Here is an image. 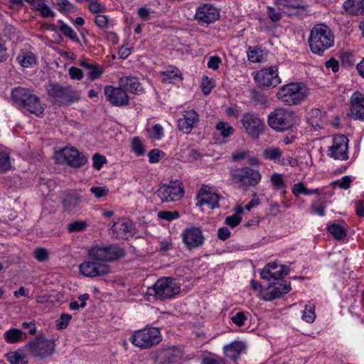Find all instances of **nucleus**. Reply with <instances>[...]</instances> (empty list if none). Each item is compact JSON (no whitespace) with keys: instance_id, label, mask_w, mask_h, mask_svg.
I'll list each match as a JSON object with an SVG mask.
<instances>
[{"instance_id":"nucleus-1","label":"nucleus","mask_w":364,"mask_h":364,"mask_svg":"<svg viewBox=\"0 0 364 364\" xmlns=\"http://www.w3.org/2000/svg\"><path fill=\"white\" fill-rule=\"evenodd\" d=\"M309 44L312 53L321 55L333 46L334 35L325 24H316L311 31Z\"/></svg>"},{"instance_id":"nucleus-2","label":"nucleus","mask_w":364,"mask_h":364,"mask_svg":"<svg viewBox=\"0 0 364 364\" xmlns=\"http://www.w3.org/2000/svg\"><path fill=\"white\" fill-rule=\"evenodd\" d=\"M309 95L306 86L301 82H291L279 87L277 92L279 100L287 105H296Z\"/></svg>"},{"instance_id":"nucleus-3","label":"nucleus","mask_w":364,"mask_h":364,"mask_svg":"<svg viewBox=\"0 0 364 364\" xmlns=\"http://www.w3.org/2000/svg\"><path fill=\"white\" fill-rule=\"evenodd\" d=\"M181 284L171 277H162L158 279L153 287H149L146 294L164 301L178 294L181 291Z\"/></svg>"},{"instance_id":"nucleus-4","label":"nucleus","mask_w":364,"mask_h":364,"mask_svg":"<svg viewBox=\"0 0 364 364\" xmlns=\"http://www.w3.org/2000/svg\"><path fill=\"white\" fill-rule=\"evenodd\" d=\"M267 123L276 132H285L297 123V116L289 109L277 108L269 114Z\"/></svg>"},{"instance_id":"nucleus-5","label":"nucleus","mask_w":364,"mask_h":364,"mask_svg":"<svg viewBox=\"0 0 364 364\" xmlns=\"http://www.w3.org/2000/svg\"><path fill=\"white\" fill-rule=\"evenodd\" d=\"M11 96L16 102L22 105L31 114L39 116L44 111L39 97L29 89L21 87L14 88Z\"/></svg>"},{"instance_id":"nucleus-6","label":"nucleus","mask_w":364,"mask_h":364,"mask_svg":"<svg viewBox=\"0 0 364 364\" xmlns=\"http://www.w3.org/2000/svg\"><path fill=\"white\" fill-rule=\"evenodd\" d=\"M88 255L91 259L104 263L124 257L125 252L117 245L101 244L92 246L88 250Z\"/></svg>"},{"instance_id":"nucleus-7","label":"nucleus","mask_w":364,"mask_h":364,"mask_svg":"<svg viewBox=\"0 0 364 364\" xmlns=\"http://www.w3.org/2000/svg\"><path fill=\"white\" fill-rule=\"evenodd\" d=\"M46 90L48 95L60 105H71L80 98V92L68 85L50 83L47 86Z\"/></svg>"},{"instance_id":"nucleus-8","label":"nucleus","mask_w":364,"mask_h":364,"mask_svg":"<svg viewBox=\"0 0 364 364\" xmlns=\"http://www.w3.org/2000/svg\"><path fill=\"white\" fill-rule=\"evenodd\" d=\"M240 122L243 132L253 139H257L264 133L266 129L264 120L256 113L247 112L243 114Z\"/></svg>"},{"instance_id":"nucleus-9","label":"nucleus","mask_w":364,"mask_h":364,"mask_svg":"<svg viewBox=\"0 0 364 364\" xmlns=\"http://www.w3.org/2000/svg\"><path fill=\"white\" fill-rule=\"evenodd\" d=\"M130 341L140 348H148L159 344L161 341V335L157 328H145L134 332Z\"/></svg>"},{"instance_id":"nucleus-10","label":"nucleus","mask_w":364,"mask_h":364,"mask_svg":"<svg viewBox=\"0 0 364 364\" xmlns=\"http://www.w3.org/2000/svg\"><path fill=\"white\" fill-rule=\"evenodd\" d=\"M28 352L34 357L45 358L50 356L55 350L53 340L47 339L43 336H37L26 346Z\"/></svg>"},{"instance_id":"nucleus-11","label":"nucleus","mask_w":364,"mask_h":364,"mask_svg":"<svg viewBox=\"0 0 364 364\" xmlns=\"http://www.w3.org/2000/svg\"><path fill=\"white\" fill-rule=\"evenodd\" d=\"M156 193L162 202L179 200L184 196L183 183L176 180L171 181L168 184H164L160 186Z\"/></svg>"},{"instance_id":"nucleus-12","label":"nucleus","mask_w":364,"mask_h":364,"mask_svg":"<svg viewBox=\"0 0 364 364\" xmlns=\"http://www.w3.org/2000/svg\"><path fill=\"white\" fill-rule=\"evenodd\" d=\"M55 158L59 163H66L68 165L79 168L85 165L87 161V157L80 153L75 147H65L55 153Z\"/></svg>"},{"instance_id":"nucleus-13","label":"nucleus","mask_w":364,"mask_h":364,"mask_svg":"<svg viewBox=\"0 0 364 364\" xmlns=\"http://www.w3.org/2000/svg\"><path fill=\"white\" fill-rule=\"evenodd\" d=\"M253 75L256 83L261 87H274L281 83L277 66L262 68L255 73Z\"/></svg>"},{"instance_id":"nucleus-14","label":"nucleus","mask_w":364,"mask_h":364,"mask_svg":"<svg viewBox=\"0 0 364 364\" xmlns=\"http://www.w3.org/2000/svg\"><path fill=\"white\" fill-rule=\"evenodd\" d=\"M232 178L241 187L255 186L261 181V174L257 170L245 167L235 170L232 173Z\"/></svg>"},{"instance_id":"nucleus-15","label":"nucleus","mask_w":364,"mask_h":364,"mask_svg":"<svg viewBox=\"0 0 364 364\" xmlns=\"http://www.w3.org/2000/svg\"><path fill=\"white\" fill-rule=\"evenodd\" d=\"M348 139L344 135L333 136L332 144L328 149V156L336 160H348Z\"/></svg>"},{"instance_id":"nucleus-16","label":"nucleus","mask_w":364,"mask_h":364,"mask_svg":"<svg viewBox=\"0 0 364 364\" xmlns=\"http://www.w3.org/2000/svg\"><path fill=\"white\" fill-rule=\"evenodd\" d=\"M220 17V10L211 4H202L197 7L194 19L200 25H209Z\"/></svg>"},{"instance_id":"nucleus-17","label":"nucleus","mask_w":364,"mask_h":364,"mask_svg":"<svg viewBox=\"0 0 364 364\" xmlns=\"http://www.w3.org/2000/svg\"><path fill=\"white\" fill-rule=\"evenodd\" d=\"M269 284L266 290L262 293V298L264 301H272L280 298L291 290L290 282L286 280H278Z\"/></svg>"},{"instance_id":"nucleus-18","label":"nucleus","mask_w":364,"mask_h":364,"mask_svg":"<svg viewBox=\"0 0 364 364\" xmlns=\"http://www.w3.org/2000/svg\"><path fill=\"white\" fill-rule=\"evenodd\" d=\"M106 100L113 106L124 107L129 104V96L125 90L107 85L104 89Z\"/></svg>"},{"instance_id":"nucleus-19","label":"nucleus","mask_w":364,"mask_h":364,"mask_svg":"<svg viewBox=\"0 0 364 364\" xmlns=\"http://www.w3.org/2000/svg\"><path fill=\"white\" fill-rule=\"evenodd\" d=\"M80 272L82 274L95 277L106 275L110 272V267L105 263L92 260L85 262L80 265Z\"/></svg>"},{"instance_id":"nucleus-20","label":"nucleus","mask_w":364,"mask_h":364,"mask_svg":"<svg viewBox=\"0 0 364 364\" xmlns=\"http://www.w3.org/2000/svg\"><path fill=\"white\" fill-rule=\"evenodd\" d=\"M183 356V351L175 346L160 349L156 356L158 364H177Z\"/></svg>"},{"instance_id":"nucleus-21","label":"nucleus","mask_w":364,"mask_h":364,"mask_svg":"<svg viewBox=\"0 0 364 364\" xmlns=\"http://www.w3.org/2000/svg\"><path fill=\"white\" fill-rule=\"evenodd\" d=\"M219 196L210 191L208 187H202L197 194V205L209 209H213L219 206Z\"/></svg>"},{"instance_id":"nucleus-22","label":"nucleus","mask_w":364,"mask_h":364,"mask_svg":"<svg viewBox=\"0 0 364 364\" xmlns=\"http://www.w3.org/2000/svg\"><path fill=\"white\" fill-rule=\"evenodd\" d=\"M349 115L354 119L364 120V95L354 92L349 102Z\"/></svg>"},{"instance_id":"nucleus-23","label":"nucleus","mask_w":364,"mask_h":364,"mask_svg":"<svg viewBox=\"0 0 364 364\" xmlns=\"http://www.w3.org/2000/svg\"><path fill=\"white\" fill-rule=\"evenodd\" d=\"M182 239L188 250L197 248L204 242L200 229H185L182 233Z\"/></svg>"},{"instance_id":"nucleus-24","label":"nucleus","mask_w":364,"mask_h":364,"mask_svg":"<svg viewBox=\"0 0 364 364\" xmlns=\"http://www.w3.org/2000/svg\"><path fill=\"white\" fill-rule=\"evenodd\" d=\"M199 121L198 114L193 109L185 111L183 117L178 119V128L185 134H188Z\"/></svg>"},{"instance_id":"nucleus-25","label":"nucleus","mask_w":364,"mask_h":364,"mask_svg":"<svg viewBox=\"0 0 364 364\" xmlns=\"http://www.w3.org/2000/svg\"><path fill=\"white\" fill-rule=\"evenodd\" d=\"M246 350V345L244 342L240 341H234L229 344L225 345L223 348V352L226 358L237 361L241 354Z\"/></svg>"},{"instance_id":"nucleus-26","label":"nucleus","mask_w":364,"mask_h":364,"mask_svg":"<svg viewBox=\"0 0 364 364\" xmlns=\"http://www.w3.org/2000/svg\"><path fill=\"white\" fill-rule=\"evenodd\" d=\"M318 195L320 196L318 198L317 202L313 203L311 205V209L312 213L317 214L319 216H323L327 206V199L333 195V192L325 191L323 188V193Z\"/></svg>"},{"instance_id":"nucleus-27","label":"nucleus","mask_w":364,"mask_h":364,"mask_svg":"<svg viewBox=\"0 0 364 364\" xmlns=\"http://www.w3.org/2000/svg\"><path fill=\"white\" fill-rule=\"evenodd\" d=\"M343 7L349 14L355 16L364 14V0H346Z\"/></svg>"},{"instance_id":"nucleus-28","label":"nucleus","mask_w":364,"mask_h":364,"mask_svg":"<svg viewBox=\"0 0 364 364\" xmlns=\"http://www.w3.org/2000/svg\"><path fill=\"white\" fill-rule=\"evenodd\" d=\"M119 83L127 91L134 94H140L143 92V87L137 78L134 77H125L120 79Z\"/></svg>"},{"instance_id":"nucleus-29","label":"nucleus","mask_w":364,"mask_h":364,"mask_svg":"<svg viewBox=\"0 0 364 364\" xmlns=\"http://www.w3.org/2000/svg\"><path fill=\"white\" fill-rule=\"evenodd\" d=\"M80 65L88 70L87 76L91 80L100 78L104 73V70L99 65L90 63L85 59L80 60Z\"/></svg>"},{"instance_id":"nucleus-30","label":"nucleus","mask_w":364,"mask_h":364,"mask_svg":"<svg viewBox=\"0 0 364 364\" xmlns=\"http://www.w3.org/2000/svg\"><path fill=\"white\" fill-rule=\"evenodd\" d=\"M308 122L315 129H321L324 124V114L318 109L311 110Z\"/></svg>"},{"instance_id":"nucleus-31","label":"nucleus","mask_w":364,"mask_h":364,"mask_svg":"<svg viewBox=\"0 0 364 364\" xmlns=\"http://www.w3.org/2000/svg\"><path fill=\"white\" fill-rule=\"evenodd\" d=\"M244 215V208L241 205H237L234 208V213L225 218V223L228 225L234 228L238 225Z\"/></svg>"},{"instance_id":"nucleus-32","label":"nucleus","mask_w":364,"mask_h":364,"mask_svg":"<svg viewBox=\"0 0 364 364\" xmlns=\"http://www.w3.org/2000/svg\"><path fill=\"white\" fill-rule=\"evenodd\" d=\"M278 269V264L276 262H271L265 265L264 269L260 273L262 279L269 281L271 279H279L281 274H277L276 272H272V269Z\"/></svg>"},{"instance_id":"nucleus-33","label":"nucleus","mask_w":364,"mask_h":364,"mask_svg":"<svg viewBox=\"0 0 364 364\" xmlns=\"http://www.w3.org/2000/svg\"><path fill=\"white\" fill-rule=\"evenodd\" d=\"M262 157L266 160L273 161L279 164L282 158V151L279 147L267 148L263 151Z\"/></svg>"},{"instance_id":"nucleus-34","label":"nucleus","mask_w":364,"mask_h":364,"mask_svg":"<svg viewBox=\"0 0 364 364\" xmlns=\"http://www.w3.org/2000/svg\"><path fill=\"white\" fill-rule=\"evenodd\" d=\"M277 4L281 9H305L306 5L301 0H277Z\"/></svg>"},{"instance_id":"nucleus-35","label":"nucleus","mask_w":364,"mask_h":364,"mask_svg":"<svg viewBox=\"0 0 364 364\" xmlns=\"http://www.w3.org/2000/svg\"><path fill=\"white\" fill-rule=\"evenodd\" d=\"M247 55L249 61L252 63H259L262 61L265 54L260 48L251 46L247 49Z\"/></svg>"},{"instance_id":"nucleus-36","label":"nucleus","mask_w":364,"mask_h":364,"mask_svg":"<svg viewBox=\"0 0 364 364\" xmlns=\"http://www.w3.org/2000/svg\"><path fill=\"white\" fill-rule=\"evenodd\" d=\"M5 357L11 364H28L25 354L18 350L9 352Z\"/></svg>"},{"instance_id":"nucleus-37","label":"nucleus","mask_w":364,"mask_h":364,"mask_svg":"<svg viewBox=\"0 0 364 364\" xmlns=\"http://www.w3.org/2000/svg\"><path fill=\"white\" fill-rule=\"evenodd\" d=\"M82 198L77 194H68L63 200V206L66 210L70 211L82 202Z\"/></svg>"},{"instance_id":"nucleus-38","label":"nucleus","mask_w":364,"mask_h":364,"mask_svg":"<svg viewBox=\"0 0 364 364\" xmlns=\"http://www.w3.org/2000/svg\"><path fill=\"white\" fill-rule=\"evenodd\" d=\"M146 131L148 138L154 141L161 140L164 135V128L159 124H156L151 127L146 128Z\"/></svg>"},{"instance_id":"nucleus-39","label":"nucleus","mask_w":364,"mask_h":364,"mask_svg":"<svg viewBox=\"0 0 364 364\" xmlns=\"http://www.w3.org/2000/svg\"><path fill=\"white\" fill-rule=\"evenodd\" d=\"M134 229H110L109 235L117 240H128L134 234Z\"/></svg>"},{"instance_id":"nucleus-40","label":"nucleus","mask_w":364,"mask_h":364,"mask_svg":"<svg viewBox=\"0 0 364 364\" xmlns=\"http://www.w3.org/2000/svg\"><path fill=\"white\" fill-rule=\"evenodd\" d=\"M17 60L21 66L28 68L36 63L35 55L31 52H23L18 55Z\"/></svg>"},{"instance_id":"nucleus-41","label":"nucleus","mask_w":364,"mask_h":364,"mask_svg":"<svg viewBox=\"0 0 364 364\" xmlns=\"http://www.w3.org/2000/svg\"><path fill=\"white\" fill-rule=\"evenodd\" d=\"M22 337L23 332L18 328H11L4 333V338L9 343H18L22 340Z\"/></svg>"},{"instance_id":"nucleus-42","label":"nucleus","mask_w":364,"mask_h":364,"mask_svg":"<svg viewBox=\"0 0 364 364\" xmlns=\"http://www.w3.org/2000/svg\"><path fill=\"white\" fill-rule=\"evenodd\" d=\"M201 364H227L226 360L218 355L208 353L203 355Z\"/></svg>"},{"instance_id":"nucleus-43","label":"nucleus","mask_w":364,"mask_h":364,"mask_svg":"<svg viewBox=\"0 0 364 364\" xmlns=\"http://www.w3.org/2000/svg\"><path fill=\"white\" fill-rule=\"evenodd\" d=\"M216 129L220 132V135L224 138L230 136L235 132V129L232 126L228 123L223 122H220L216 125Z\"/></svg>"},{"instance_id":"nucleus-44","label":"nucleus","mask_w":364,"mask_h":364,"mask_svg":"<svg viewBox=\"0 0 364 364\" xmlns=\"http://www.w3.org/2000/svg\"><path fill=\"white\" fill-rule=\"evenodd\" d=\"M60 32L66 37H68L75 43H80V40L77 36V33L68 24H63L60 26Z\"/></svg>"},{"instance_id":"nucleus-45","label":"nucleus","mask_w":364,"mask_h":364,"mask_svg":"<svg viewBox=\"0 0 364 364\" xmlns=\"http://www.w3.org/2000/svg\"><path fill=\"white\" fill-rule=\"evenodd\" d=\"M351 183H352L351 177L349 176H345L339 180L333 181L331 183V186L333 188L338 187L341 189L347 190L350 188Z\"/></svg>"},{"instance_id":"nucleus-46","label":"nucleus","mask_w":364,"mask_h":364,"mask_svg":"<svg viewBox=\"0 0 364 364\" xmlns=\"http://www.w3.org/2000/svg\"><path fill=\"white\" fill-rule=\"evenodd\" d=\"M270 181L276 190H279L286 187L283 176L280 173H273L270 177Z\"/></svg>"},{"instance_id":"nucleus-47","label":"nucleus","mask_w":364,"mask_h":364,"mask_svg":"<svg viewBox=\"0 0 364 364\" xmlns=\"http://www.w3.org/2000/svg\"><path fill=\"white\" fill-rule=\"evenodd\" d=\"M35 6L43 17L48 18L54 16L53 11L43 1H38Z\"/></svg>"},{"instance_id":"nucleus-48","label":"nucleus","mask_w":364,"mask_h":364,"mask_svg":"<svg viewBox=\"0 0 364 364\" xmlns=\"http://www.w3.org/2000/svg\"><path fill=\"white\" fill-rule=\"evenodd\" d=\"M11 168L10 158L8 154L0 151V172H5Z\"/></svg>"},{"instance_id":"nucleus-49","label":"nucleus","mask_w":364,"mask_h":364,"mask_svg":"<svg viewBox=\"0 0 364 364\" xmlns=\"http://www.w3.org/2000/svg\"><path fill=\"white\" fill-rule=\"evenodd\" d=\"M132 151L139 156L145 154V149L141 140L139 138H134L132 142Z\"/></svg>"},{"instance_id":"nucleus-50","label":"nucleus","mask_w":364,"mask_h":364,"mask_svg":"<svg viewBox=\"0 0 364 364\" xmlns=\"http://www.w3.org/2000/svg\"><path fill=\"white\" fill-rule=\"evenodd\" d=\"M315 318L314 307L306 305L303 311L302 319L307 323H312Z\"/></svg>"},{"instance_id":"nucleus-51","label":"nucleus","mask_w":364,"mask_h":364,"mask_svg":"<svg viewBox=\"0 0 364 364\" xmlns=\"http://www.w3.org/2000/svg\"><path fill=\"white\" fill-rule=\"evenodd\" d=\"M72 318L71 315L68 314H62L60 318L56 321V327L58 330H63L67 328L70 320Z\"/></svg>"},{"instance_id":"nucleus-52","label":"nucleus","mask_w":364,"mask_h":364,"mask_svg":"<svg viewBox=\"0 0 364 364\" xmlns=\"http://www.w3.org/2000/svg\"><path fill=\"white\" fill-rule=\"evenodd\" d=\"M111 228H114L116 225H119L121 228H130L132 226V222L127 218H120L117 220L114 219L108 224Z\"/></svg>"},{"instance_id":"nucleus-53","label":"nucleus","mask_w":364,"mask_h":364,"mask_svg":"<svg viewBox=\"0 0 364 364\" xmlns=\"http://www.w3.org/2000/svg\"><path fill=\"white\" fill-rule=\"evenodd\" d=\"M161 75L163 76V80L166 81L167 80L180 77V73L178 68L170 67L167 70L163 72Z\"/></svg>"},{"instance_id":"nucleus-54","label":"nucleus","mask_w":364,"mask_h":364,"mask_svg":"<svg viewBox=\"0 0 364 364\" xmlns=\"http://www.w3.org/2000/svg\"><path fill=\"white\" fill-rule=\"evenodd\" d=\"M107 163L106 158L99 154H95L92 156V166L96 170H100L103 165Z\"/></svg>"},{"instance_id":"nucleus-55","label":"nucleus","mask_w":364,"mask_h":364,"mask_svg":"<svg viewBox=\"0 0 364 364\" xmlns=\"http://www.w3.org/2000/svg\"><path fill=\"white\" fill-rule=\"evenodd\" d=\"M95 21L97 26L101 28H108L109 26V19L107 16L97 14L95 17Z\"/></svg>"},{"instance_id":"nucleus-56","label":"nucleus","mask_w":364,"mask_h":364,"mask_svg":"<svg viewBox=\"0 0 364 364\" xmlns=\"http://www.w3.org/2000/svg\"><path fill=\"white\" fill-rule=\"evenodd\" d=\"M90 192L94 194L97 198L105 196L109 193V189L106 186H92L90 188Z\"/></svg>"},{"instance_id":"nucleus-57","label":"nucleus","mask_w":364,"mask_h":364,"mask_svg":"<svg viewBox=\"0 0 364 364\" xmlns=\"http://www.w3.org/2000/svg\"><path fill=\"white\" fill-rule=\"evenodd\" d=\"M33 255L34 257L41 262H43L48 259V252L45 248H36Z\"/></svg>"},{"instance_id":"nucleus-58","label":"nucleus","mask_w":364,"mask_h":364,"mask_svg":"<svg viewBox=\"0 0 364 364\" xmlns=\"http://www.w3.org/2000/svg\"><path fill=\"white\" fill-rule=\"evenodd\" d=\"M158 217L160 219L171 221L178 218L179 217V213L176 211H160L158 213Z\"/></svg>"},{"instance_id":"nucleus-59","label":"nucleus","mask_w":364,"mask_h":364,"mask_svg":"<svg viewBox=\"0 0 364 364\" xmlns=\"http://www.w3.org/2000/svg\"><path fill=\"white\" fill-rule=\"evenodd\" d=\"M164 154L163 151L154 149H152L148 154L149 161L151 164L157 163L160 161L161 158L164 156Z\"/></svg>"},{"instance_id":"nucleus-60","label":"nucleus","mask_w":364,"mask_h":364,"mask_svg":"<svg viewBox=\"0 0 364 364\" xmlns=\"http://www.w3.org/2000/svg\"><path fill=\"white\" fill-rule=\"evenodd\" d=\"M213 87V82L208 77H204L201 85V88L203 94L205 95H209Z\"/></svg>"},{"instance_id":"nucleus-61","label":"nucleus","mask_w":364,"mask_h":364,"mask_svg":"<svg viewBox=\"0 0 364 364\" xmlns=\"http://www.w3.org/2000/svg\"><path fill=\"white\" fill-rule=\"evenodd\" d=\"M247 318L243 312H237L235 316L231 318V321L237 326H242L245 325Z\"/></svg>"},{"instance_id":"nucleus-62","label":"nucleus","mask_w":364,"mask_h":364,"mask_svg":"<svg viewBox=\"0 0 364 364\" xmlns=\"http://www.w3.org/2000/svg\"><path fill=\"white\" fill-rule=\"evenodd\" d=\"M333 237L338 240H345L347 236V232L346 229H327Z\"/></svg>"},{"instance_id":"nucleus-63","label":"nucleus","mask_w":364,"mask_h":364,"mask_svg":"<svg viewBox=\"0 0 364 364\" xmlns=\"http://www.w3.org/2000/svg\"><path fill=\"white\" fill-rule=\"evenodd\" d=\"M153 12L146 6L139 8L137 10L138 16L143 21H148L151 18Z\"/></svg>"},{"instance_id":"nucleus-64","label":"nucleus","mask_w":364,"mask_h":364,"mask_svg":"<svg viewBox=\"0 0 364 364\" xmlns=\"http://www.w3.org/2000/svg\"><path fill=\"white\" fill-rule=\"evenodd\" d=\"M57 4L60 11L71 12L75 9V6L68 0H58Z\"/></svg>"}]
</instances>
